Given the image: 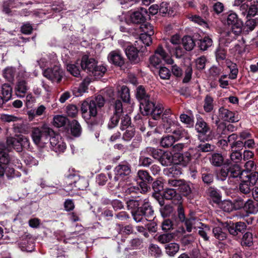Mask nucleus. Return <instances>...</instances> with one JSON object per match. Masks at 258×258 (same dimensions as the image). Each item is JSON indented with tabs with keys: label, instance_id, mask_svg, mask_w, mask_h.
<instances>
[{
	"label": "nucleus",
	"instance_id": "1",
	"mask_svg": "<svg viewBox=\"0 0 258 258\" xmlns=\"http://www.w3.org/2000/svg\"><path fill=\"white\" fill-rule=\"evenodd\" d=\"M226 23L230 27V29L221 38V42L224 43L225 46H228V44L241 34L243 24L238 15L234 12H230L227 15Z\"/></svg>",
	"mask_w": 258,
	"mask_h": 258
},
{
	"label": "nucleus",
	"instance_id": "2",
	"mask_svg": "<svg viewBox=\"0 0 258 258\" xmlns=\"http://www.w3.org/2000/svg\"><path fill=\"white\" fill-rule=\"evenodd\" d=\"M104 98L100 95H97L93 98L90 102L84 101L81 105V109L83 114L88 112L90 116H96L98 110L102 107L105 104Z\"/></svg>",
	"mask_w": 258,
	"mask_h": 258
},
{
	"label": "nucleus",
	"instance_id": "3",
	"mask_svg": "<svg viewBox=\"0 0 258 258\" xmlns=\"http://www.w3.org/2000/svg\"><path fill=\"white\" fill-rule=\"evenodd\" d=\"M140 109L144 115H150L155 120L159 119L163 111V105L156 104L150 98L140 103Z\"/></svg>",
	"mask_w": 258,
	"mask_h": 258
},
{
	"label": "nucleus",
	"instance_id": "4",
	"mask_svg": "<svg viewBox=\"0 0 258 258\" xmlns=\"http://www.w3.org/2000/svg\"><path fill=\"white\" fill-rule=\"evenodd\" d=\"M53 133V130L50 128L43 126L33 128L31 136L34 143L38 146H41L48 142L49 137Z\"/></svg>",
	"mask_w": 258,
	"mask_h": 258
},
{
	"label": "nucleus",
	"instance_id": "5",
	"mask_svg": "<svg viewBox=\"0 0 258 258\" xmlns=\"http://www.w3.org/2000/svg\"><path fill=\"white\" fill-rule=\"evenodd\" d=\"M132 216L134 220L137 222H141L144 220V217H150L152 216L154 211L149 202L148 199L143 200V204L139 209L131 211Z\"/></svg>",
	"mask_w": 258,
	"mask_h": 258
},
{
	"label": "nucleus",
	"instance_id": "6",
	"mask_svg": "<svg viewBox=\"0 0 258 258\" xmlns=\"http://www.w3.org/2000/svg\"><path fill=\"white\" fill-rule=\"evenodd\" d=\"M114 171L115 176L113 179H111L112 177L110 175H109V178L112 181L120 182L124 177L128 176L131 173V165L126 162H121L115 167Z\"/></svg>",
	"mask_w": 258,
	"mask_h": 258
},
{
	"label": "nucleus",
	"instance_id": "7",
	"mask_svg": "<svg viewBox=\"0 0 258 258\" xmlns=\"http://www.w3.org/2000/svg\"><path fill=\"white\" fill-rule=\"evenodd\" d=\"M114 111L113 114L110 118L108 123L109 128H113L116 126L123 113L122 104L120 100H116L114 104Z\"/></svg>",
	"mask_w": 258,
	"mask_h": 258
},
{
	"label": "nucleus",
	"instance_id": "8",
	"mask_svg": "<svg viewBox=\"0 0 258 258\" xmlns=\"http://www.w3.org/2000/svg\"><path fill=\"white\" fill-rule=\"evenodd\" d=\"M43 74L48 80L56 83L60 82L63 76L62 70L59 66L57 65L45 70Z\"/></svg>",
	"mask_w": 258,
	"mask_h": 258
},
{
	"label": "nucleus",
	"instance_id": "9",
	"mask_svg": "<svg viewBox=\"0 0 258 258\" xmlns=\"http://www.w3.org/2000/svg\"><path fill=\"white\" fill-rule=\"evenodd\" d=\"M66 183L68 186L75 187L78 189L83 190L88 185L87 180L84 177L76 175H70L66 178Z\"/></svg>",
	"mask_w": 258,
	"mask_h": 258
},
{
	"label": "nucleus",
	"instance_id": "10",
	"mask_svg": "<svg viewBox=\"0 0 258 258\" xmlns=\"http://www.w3.org/2000/svg\"><path fill=\"white\" fill-rule=\"evenodd\" d=\"M51 149L55 152H63L66 147V144L59 135H55L49 139Z\"/></svg>",
	"mask_w": 258,
	"mask_h": 258
},
{
	"label": "nucleus",
	"instance_id": "11",
	"mask_svg": "<svg viewBox=\"0 0 258 258\" xmlns=\"http://www.w3.org/2000/svg\"><path fill=\"white\" fill-rule=\"evenodd\" d=\"M219 117L224 121L236 122L239 120L240 118L237 114L226 108L221 107L219 109Z\"/></svg>",
	"mask_w": 258,
	"mask_h": 258
},
{
	"label": "nucleus",
	"instance_id": "12",
	"mask_svg": "<svg viewBox=\"0 0 258 258\" xmlns=\"http://www.w3.org/2000/svg\"><path fill=\"white\" fill-rule=\"evenodd\" d=\"M125 54L128 59L134 63H138L140 61L139 55V50L133 45H127L125 49Z\"/></svg>",
	"mask_w": 258,
	"mask_h": 258
},
{
	"label": "nucleus",
	"instance_id": "13",
	"mask_svg": "<svg viewBox=\"0 0 258 258\" xmlns=\"http://www.w3.org/2000/svg\"><path fill=\"white\" fill-rule=\"evenodd\" d=\"M193 152V150H189L182 154L179 155L178 158L179 164L183 166H186L189 163L192 158L195 157L198 158L200 156V154L198 152H197L195 155H192Z\"/></svg>",
	"mask_w": 258,
	"mask_h": 258
},
{
	"label": "nucleus",
	"instance_id": "14",
	"mask_svg": "<svg viewBox=\"0 0 258 258\" xmlns=\"http://www.w3.org/2000/svg\"><path fill=\"white\" fill-rule=\"evenodd\" d=\"M107 58L110 62L117 66L121 67L124 63V58L118 50L111 51L109 53Z\"/></svg>",
	"mask_w": 258,
	"mask_h": 258
},
{
	"label": "nucleus",
	"instance_id": "15",
	"mask_svg": "<svg viewBox=\"0 0 258 258\" xmlns=\"http://www.w3.org/2000/svg\"><path fill=\"white\" fill-rule=\"evenodd\" d=\"M96 63L94 58H89L88 56L84 55L82 57L80 65L83 70L86 71L90 75Z\"/></svg>",
	"mask_w": 258,
	"mask_h": 258
},
{
	"label": "nucleus",
	"instance_id": "16",
	"mask_svg": "<svg viewBox=\"0 0 258 258\" xmlns=\"http://www.w3.org/2000/svg\"><path fill=\"white\" fill-rule=\"evenodd\" d=\"M162 120L163 127L166 133H171L179 124L177 120L172 117L162 118Z\"/></svg>",
	"mask_w": 258,
	"mask_h": 258
},
{
	"label": "nucleus",
	"instance_id": "17",
	"mask_svg": "<svg viewBox=\"0 0 258 258\" xmlns=\"http://www.w3.org/2000/svg\"><path fill=\"white\" fill-rule=\"evenodd\" d=\"M246 224L242 222H236L228 227L229 233L233 236H236L239 233H243L246 230Z\"/></svg>",
	"mask_w": 258,
	"mask_h": 258
},
{
	"label": "nucleus",
	"instance_id": "18",
	"mask_svg": "<svg viewBox=\"0 0 258 258\" xmlns=\"http://www.w3.org/2000/svg\"><path fill=\"white\" fill-rule=\"evenodd\" d=\"M147 14V10L141 8V11L135 12L131 15V20L134 23L142 24L145 22Z\"/></svg>",
	"mask_w": 258,
	"mask_h": 258
},
{
	"label": "nucleus",
	"instance_id": "19",
	"mask_svg": "<svg viewBox=\"0 0 258 258\" xmlns=\"http://www.w3.org/2000/svg\"><path fill=\"white\" fill-rule=\"evenodd\" d=\"M171 133L173 134V135L172 136L175 141H178L182 139L187 140L189 139V135L187 131L181 127L179 123Z\"/></svg>",
	"mask_w": 258,
	"mask_h": 258
},
{
	"label": "nucleus",
	"instance_id": "20",
	"mask_svg": "<svg viewBox=\"0 0 258 258\" xmlns=\"http://www.w3.org/2000/svg\"><path fill=\"white\" fill-rule=\"evenodd\" d=\"M19 244L22 251L31 252L33 251L35 248L33 239L27 236L23 238Z\"/></svg>",
	"mask_w": 258,
	"mask_h": 258
},
{
	"label": "nucleus",
	"instance_id": "21",
	"mask_svg": "<svg viewBox=\"0 0 258 258\" xmlns=\"http://www.w3.org/2000/svg\"><path fill=\"white\" fill-rule=\"evenodd\" d=\"M175 237V234L174 233H165L156 234L154 238L161 244H166L171 242Z\"/></svg>",
	"mask_w": 258,
	"mask_h": 258
},
{
	"label": "nucleus",
	"instance_id": "22",
	"mask_svg": "<svg viewBox=\"0 0 258 258\" xmlns=\"http://www.w3.org/2000/svg\"><path fill=\"white\" fill-rule=\"evenodd\" d=\"M240 11L242 15H246V18H248L255 16L257 12V8L254 5L248 7L247 5L243 4L240 7Z\"/></svg>",
	"mask_w": 258,
	"mask_h": 258
},
{
	"label": "nucleus",
	"instance_id": "23",
	"mask_svg": "<svg viewBox=\"0 0 258 258\" xmlns=\"http://www.w3.org/2000/svg\"><path fill=\"white\" fill-rule=\"evenodd\" d=\"M229 177L237 178L239 177L241 179L245 175L246 172L242 171L238 165L234 164L229 167Z\"/></svg>",
	"mask_w": 258,
	"mask_h": 258
},
{
	"label": "nucleus",
	"instance_id": "24",
	"mask_svg": "<svg viewBox=\"0 0 258 258\" xmlns=\"http://www.w3.org/2000/svg\"><path fill=\"white\" fill-rule=\"evenodd\" d=\"M195 128L198 133L202 135H206L210 130V127L207 123L202 118L200 117L197 118Z\"/></svg>",
	"mask_w": 258,
	"mask_h": 258
},
{
	"label": "nucleus",
	"instance_id": "25",
	"mask_svg": "<svg viewBox=\"0 0 258 258\" xmlns=\"http://www.w3.org/2000/svg\"><path fill=\"white\" fill-rule=\"evenodd\" d=\"M169 41L168 42H166L165 47L169 52H171L177 48L178 44L180 43V38L178 35L176 34L172 36Z\"/></svg>",
	"mask_w": 258,
	"mask_h": 258
},
{
	"label": "nucleus",
	"instance_id": "26",
	"mask_svg": "<svg viewBox=\"0 0 258 258\" xmlns=\"http://www.w3.org/2000/svg\"><path fill=\"white\" fill-rule=\"evenodd\" d=\"M161 149L155 148L151 147H147L144 150L142 151V154H148L151 156L154 159L159 160L160 157H161V154L163 152Z\"/></svg>",
	"mask_w": 258,
	"mask_h": 258
},
{
	"label": "nucleus",
	"instance_id": "27",
	"mask_svg": "<svg viewBox=\"0 0 258 258\" xmlns=\"http://www.w3.org/2000/svg\"><path fill=\"white\" fill-rule=\"evenodd\" d=\"M136 96L140 103L150 98V95L146 92L145 87L142 85L137 87Z\"/></svg>",
	"mask_w": 258,
	"mask_h": 258
},
{
	"label": "nucleus",
	"instance_id": "28",
	"mask_svg": "<svg viewBox=\"0 0 258 258\" xmlns=\"http://www.w3.org/2000/svg\"><path fill=\"white\" fill-rule=\"evenodd\" d=\"M155 53L164 60L166 63L171 64L173 63V60L167 54L161 45L158 46Z\"/></svg>",
	"mask_w": 258,
	"mask_h": 258
},
{
	"label": "nucleus",
	"instance_id": "29",
	"mask_svg": "<svg viewBox=\"0 0 258 258\" xmlns=\"http://www.w3.org/2000/svg\"><path fill=\"white\" fill-rule=\"evenodd\" d=\"M244 209L249 214H254L258 212V202L248 200L244 204Z\"/></svg>",
	"mask_w": 258,
	"mask_h": 258
},
{
	"label": "nucleus",
	"instance_id": "30",
	"mask_svg": "<svg viewBox=\"0 0 258 258\" xmlns=\"http://www.w3.org/2000/svg\"><path fill=\"white\" fill-rule=\"evenodd\" d=\"M7 144L9 147L13 148L18 152L21 151V145L20 143L19 136L16 137L8 138Z\"/></svg>",
	"mask_w": 258,
	"mask_h": 258
},
{
	"label": "nucleus",
	"instance_id": "31",
	"mask_svg": "<svg viewBox=\"0 0 258 258\" xmlns=\"http://www.w3.org/2000/svg\"><path fill=\"white\" fill-rule=\"evenodd\" d=\"M173 158L171 153L163 151L161 157H160L158 161L163 166H167L172 163Z\"/></svg>",
	"mask_w": 258,
	"mask_h": 258
},
{
	"label": "nucleus",
	"instance_id": "32",
	"mask_svg": "<svg viewBox=\"0 0 258 258\" xmlns=\"http://www.w3.org/2000/svg\"><path fill=\"white\" fill-rule=\"evenodd\" d=\"M179 245L176 243H170L165 247V252L170 256H174L179 250Z\"/></svg>",
	"mask_w": 258,
	"mask_h": 258
},
{
	"label": "nucleus",
	"instance_id": "33",
	"mask_svg": "<svg viewBox=\"0 0 258 258\" xmlns=\"http://www.w3.org/2000/svg\"><path fill=\"white\" fill-rule=\"evenodd\" d=\"M210 161L213 166L220 167L224 163V157L221 154L214 153L210 158Z\"/></svg>",
	"mask_w": 258,
	"mask_h": 258
},
{
	"label": "nucleus",
	"instance_id": "34",
	"mask_svg": "<svg viewBox=\"0 0 258 258\" xmlns=\"http://www.w3.org/2000/svg\"><path fill=\"white\" fill-rule=\"evenodd\" d=\"M29 87L27 85V83L24 80H20L18 82L16 90L17 95L20 97H23L24 94L27 92Z\"/></svg>",
	"mask_w": 258,
	"mask_h": 258
},
{
	"label": "nucleus",
	"instance_id": "35",
	"mask_svg": "<svg viewBox=\"0 0 258 258\" xmlns=\"http://www.w3.org/2000/svg\"><path fill=\"white\" fill-rule=\"evenodd\" d=\"M241 182L239 185L240 191L245 195L248 194L251 191V187L253 186L247 181L245 178L241 179Z\"/></svg>",
	"mask_w": 258,
	"mask_h": 258
},
{
	"label": "nucleus",
	"instance_id": "36",
	"mask_svg": "<svg viewBox=\"0 0 258 258\" xmlns=\"http://www.w3.org/2000/svg\"><path fill=\"white\" fill-rule=\"evenodd\" d=\"M177 215L175 216V220L178 223V222H184L186 219L184 214L183 207L180 203L176 206Z\"/></svg>",
	"mask_w": 258,
	"mask_h": 258
},
{
	"label": "nucleus",
	"instance_id": "37",
	"mask_svg": "<svg viewBox=\"0 0 258 258\" xmlns=\"http://www.w3.org/2000/svg\"><path fill=\"white\" fill-rule=\"evenodd\" d=\"M182 45L187 51L191 50L195 46V42L191 37L185 36L182 40Z\"/></svg>",
	"mask_w": 258,
	"mask_h": 258
},
{
	"label": "nucleus",
	"instance_id": "38",
	"mask_svg": "<svg viewBox=\"0 0 258 258\" xmlns=\"http://www.w3.org/2000/svg\"><path fill=\"white\" fill-rule=\"evenodd\" d=\"M118 95L124 102L128 103L130 101V90L126 86H122L118 90Z\"/></svg>",
	"mask_w": 258,
	"mask_h": 258
},
{
	"label": "nucleus",
	"instance_id": "39",
	"mask_svg": "<svg viewBox=\"0 0 258 258\" xmlns=\"http://www.w3.org/2000/svg\"><path fill=\"white\" fill-rule=\"evenodd\" d=\"M175 142L172 135H167L161 138L160 145L163 148H169L171 147Z\"/></svg>",
	"mask_w": 258,
	"mask_h": 258
},
{
	"label": "nucleus",
	"instance_id": "40",
	"mask_svg": "<svg viewBox=\"0 0 258 258\" xmlns=\"http://www.w3.org/2000/svg\"><path fill=\"white\" fill-rule=\"evenodd\" d=\"M213 41L209 37H205L200 39L198 42L199 47L202 50H207L209 47L212 45Z\"/></svg>",
	"mask_w": 258,
	"mask_h": 258
},
{
	"label": "nucleus",
	"instance_id": "41",
	"mask_svg": "<svg viewBox=\"0 0 258 258\" xmlns=\"http://www.w3.org/2000/svg\"><path fill=\"white\" fill-rule=\"evenodd\" d=\"M12 88L9 84L5 83L2 86V93L5 100L9 101L12 97Z\"/></svg>",
	"mask_w": 258,
	"mask_h": 258
},
{
	"label": "nucleus",
	"instance_id": "42",
	"mask_svg": "<svg viewBox=\"0 0 258 258\" xmlns=\"http://www.w3.org/2000/svg\"><path fill=\"white\" fill-rule=\"evenodd\" d=\"M137 175L141 181H145L147 183H151L153 181V178L150 176L149 173L144 170H139L138 171Z\"/></svg>",
	"mask_w": 258,
	"mask_h": 258
},
{
	"label": "nucleus",
	"instance_id": "43",
	"mask_svg": "<svg viewBox=\"0 0 258 258\" xmlns=\"http://www.w3.org/2000/svg\"><path fill=\"white\" fill-rule=\"evenodd\" d=\"M212 232L215 237L219 240H223L227 237L226 233L219 226L214 227Z\"/></svg>",
	"mask_w": 258,
	"mask_h": 258
},
{
	"label": "nucleus",
	"instance_id": "44",
	"mask_svg": "<svg viewBox=\"0 0 258 258\" xmlns=\"http://www.w3.org/2000/svg\"><path fill=\"white\" fill-rule=\"evenodd\" d=\"M106 71V69L104 66L102 65H97L96 63L90 75L99 78L100 77H102Z\"/></svg>",
	"mask_w": 258,
	"mask_h": 258
},
{
	"label": "nucleus",
	"instance_id": "45",
	"mask_svg": "<svg viewBox=\"0 0 258 258\" xmlns=\"http://www.w3.org/2000/svg\"><path fill=\"white\" fill-rule=\"evenodd\" d=\"M184 222L185 223L186 231L188 232H191L193 228H196L197 223L201 224L199 222L198 219L194 217L186 219Z\"/></svg>",
	"mask_w": 258,
	"mask_h": 258
},
{
	"label": "nucleus",
	"instance_id": "46",
	"mask_svg": "<svg viewBox=\"0 0 258 258\" xmlns=\"http://www.w3.org/2000/svg\"><path fill=\"white\" fill-rule=\"evenodd\" d=\"M227 64L230 71V73L229 75V78L231 79H235L237 78L238 73V70L236 64L231 61L227 62Z\"/></svg>",
	"mask_w": 258,
	"mask_h": 258
},
{
	"label": "nucleus",
	"instance_id": "47",
	"mask_svg": "<svg viewBox=\"0 0 258 258\" xmlns=\"http://www.w3.org/2000/svg\"><path fill=\"white\" fill-rule=\"evenodd\" d=\"M151 36L149 34L142 33L140 36L139 40L136 41L135 45H136V43L138 44L143 43L145 46H149L152 43Z\"/></svg>",
	"mask_w": 258,
	"mask_h": 258
},
{
	"label": "nucleus",
	"instance_id": "48",
	"mask_svg": "<svg viewBox=\"0 0 258 258\" xmlns=\"http://www.w3.org/2000/svg\"><path fill=\"white\" fill-rule=\"evenodd\" d=\"M242 178H245L247 181L254 186L258 180V172H252L248 173L246 172Z\"/></svg>",
	"mask_w": 258,
	"mask_h": 258
},
{
	"label": "nucleus",
	"instance_id": "49",
	"mask_svg": "<svg viewBox=\"0 0 258 258\" xmlns=\"http://www.w3.org/2000/svg\"><path fill=\"white\" fill-rule=\"evenodd\" d=\"M207 194L215 202H218L221 200V196L219 190L214 187H209L207 190Z\"/></svg>",
	"mask_w": 258,
	"mask_h": 258
},
{
	"label": "nucleus",
	"instance_id": "50",
	"mask_svg": "<svg viewBox=\"0 0 258 258\" xmlns=\"http://www.w3.org/2000/svg\"><path fill=\"white\" fill-rule=\"evenodd\" d=\"M15 75V69L13 67H7L3 71V76L9 81H13Z\"/></svg>",
	"mask_w": 258,
	"mask_h": 258
},
{
	"label": "nucleus",
	"instance_id": "51",
	"mask_svg": "<svg viewBox=\"0 0 258 258\" xmlns=\"http://www.w3.org/2000/svg\"><path fill=\"white\" fill-rule=\"evenodd\" d=\"M72 134L75 137H79L81 134V127L78 121L74 120L72 123L71 129Z\"/></svg>",
	"mask_w": 258,
	"mask_h": 258
},
{
	"label": "nucleus",
	"instance_id": "52",
	"mask_svg": "<svg viewBox=\"0 0 258 258\" xmlns=\"http://www.w3.org/2000/svg\"><path fill=\"white\" fill-rule=\"evenodd\" d=\"M164 198L167 200H172L177 197V199H181L179 195H177L175 189L168 188L165 189L163 194Z\"/></svg>",
	"mask_w": 258,
	"mask_h": 258
},
{
	"label": "nucleus",
	"instance_id": "53",
	"mask_svg": "<svg viewBox=\"0 0 258 258\" xmlns=\"http://www.w3.org/2000/svg\"><path fill=\"white\" fill-rule=\"evenodd\" d=\"M120 119L121 122L120 128L121 130H124L131 127V118L127 114L123 115L122 113V116L120 117Z\"/></svg>",
	"mask_w": 258,
	"mask_h": 258
},
{
	"label": "nucleus",
	"instance_id": "54",
	"mask_svg": "<svg viewBox=\"0 0 258 258\" xmlns=\"http://www.w3.org/2000/svg\"><path fill=\"white\" fill-rule=\"evenodd\" d=\"M197 148L199 151L203 152H208L213 151L215 149V146L209 143H203L199 144Z\"/></svg>",
	"mask_w": 258,
	"mask_h": 258
},
{
	"label": "nucleus",
	"instance_id": "55",
	"mask_svg": "<svg viewBox=\"0 0 258 258\" xmlns=\"http://www.w3.org/2000/svg\"><path fill=\"white\" fill-rule=\"evenodd\" d=\"M166 174L170 177H176L181 174L180 168L177 166H173L167 169Z\"/></svg>",
	"mask_w": 258,
	"mask_h": 258
},
{
	"label": "nucleus",
	"instance_id": "56",
	"mask_svg": "<svg viewBox=\"0 0 258 258\" xmlns=\"http://www.w3.org/2000/svg\"><path fill=\"white\" fill-rule=\"evenodd\" d=\"M122 190L126 195H133L138 194L140 191V188L138 186L128 185L123 186Z\"/></svg>",
	"mask_w": 258,
	"mask_h": 258
},
{
	"label": "nucleus",
	"instance_id": "57",
	"mask_svg": "<svg viewBox=\"0 0 258 258\" xmlns=\"http://www.w3.org/2000/svg\"><path fill=\"white\" fill-rule=\"evenodd\" d=\"M143 204L142 200H131L127 202V207L129 210L134 211L140 208V206Z\"/></svg>",
	"mask_w": 258,
	"mask_h": 258
},
{
	"label": "nucleus",
	"instance_id": "58",
	"mask_svg": "<svg viewBox=\"0 0 258 258\" xmlns=\"http://www.w3.org/2000/svg\"><path fill=\"white\" fill-rule=\"evenodd\" d=\"M202 226V228H200L198 233L205 241H208L209 237L208 236V233L210 232V228L207 225L203 224Z\"/></svg>",
	"mask_w": 258,
	"mask_h": 258
},
{
	"label": "nucleus",
	"instance_id": "59",
	"mask_svg": "<svg viewBox=\"0 0 258 258\" xmlns=\"http://www.w3.org/2000/svg\"><path fill=\"white\" fill-rule=\"evenodd\" d=\"M221 208L226 212H230L234 210V205L230 200H225L220 205Z\"/></svg>",
	"mask_w": 258,
	"mask_h": 258
},
{
	"label": "nucleus",
	"instance_id": "60",
	"mask_svg": "<svg viewBox=\"0 0 258 258\" xmlns=\"http://www.w3.org/2000/svg\"><path fill=\"white\" fill-rule=\"evenodd\" d=\"M204 110L207 112H210L213 109V99L212 97L207 95L204 100Z\"/></svg>",
	"mask_w": 258,
	"mask_h": 258
},
{
	"label": "nucleus",
	"instance_id": "61",
	"mask_svg": "<svg viewBox=\"0 0 258 258\" xmlns=\"http://www.w3.org/2000/svg\"><path fill=\"white\" fill-rule=\"evenodd\" d=\"M67 119L62 115H56L53 117V125L56 127L63 126L66 123Z\"/></svg>",
	"mask_w": 258,
	"mask_h": 258
},
{
	"label": "nucleus",
	"instance_id": "62",
	"mask_svg": "<svg viewBox=\"0 0 258 258\" xmlns=\"http://www.w3.org/2000/svg\"><path fill=\"white\" fill-rule=\"evenodd\" d=\"M152 162L153 160L151 158L145 156L144 154L141 153V155L139 157V165L147 167H149Z\"/></svg>",
	"mask_w": 258,
	"mask_h": 258
},
{
	"label": "nucleus",
	"instance_id": "63",
	"mask_svg": "<svg viewBox=\"0 0 258 258\" xmlns=\"http://www.w3.org/2000/svg\"><path fill=\"white\" fill-rule=\"evenodd\" d=\"M67 115L71 117H75L78 113V108L76 105L70 104L66 108Z\"/></svg>",
	"mask_w": 258,
	"mask_h": 258
},
{
	"label": "nucleus",
	"instance_id": "64",
	"mask_svg": "<svg viewBox=\"0 0 258 258\" xmlns=\"http://www.w3.org/2000/svg\"><path fill=\"white\" fill-rule=\"evenodd\" d=\"M143 33L149 34V35H153L154 33L153 27L148 23H144L140 27Z\"/></svg>",
	"mask_w": 258,
	"mask_h": 258
}]
</instances>
